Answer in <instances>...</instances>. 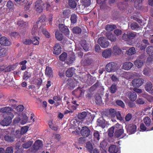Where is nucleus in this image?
Wrapping results in <instances>:
<instances>
[{
  "label": "nucleus",
  "instance_id": "nucleus-18",
  "mask_svg": "<svg viewBox=\"0 0 153 153\" xmlns=\"http://www.w3.org/2000/svg\"><path fill=\"white\" fill-rule=\"evenodd\" d=\"M75 69L73 67H71L68 69L65 73L66 76L68 77H72L75 73Z\"/></svg>",
  "mask_w": 153,
  "mask_h": 153
},
{
  "label": "nucleus",
  "instance_id": "nucleus-54",
  "mask_svg": "<svg viewBox=\"0 0 153 153\" xmlns=\"http://www.w3.org/2000/svg\"><path fill=\"white\" fill-rule=\"evenodd\" d=\"M77 16L75 14H72L71 17V23L72 24L75 23L77 21Z\"/></svg>",
  "mask_w": 153,
  "mask_h": 153
},
{
  "label": "nucleus",
  "instance_id": "nucleus-44",
  "mask_svg": "<svg viewBox=\"0 0 153 153\" xmlns=\"http://www.w3.org/2000/svg\"><path fill=\"white\" fill-rule=\"evenodd\" d=\"M143 121L147 127H149L150 126L151 120L149 117H145L143 120Z\"/></svg>",
  "mask_w": 153,
  "mask_h": 153
},
{
  "label": "nucleus",
  "instance_id": "nucleus-14",
  "mask_svg": "<svg viewBox=\"0 0 153 153\" xmlns=\"http://www.w3.org/2000/svg\"><path fill=\"white\" fill-rule=\"evenodd\" d=\"M61 47L60 44L59 43H57L55 44L53 47V53L54 54L58 55L61 53Z\"/></svg>",
  "mask_w": 153,
  "mask_h": 153
},
{
  "label": "nucleus",
  "instance_id": "nucleus-3",
  "mask_svg": "<svg viewBox=\"0 0 153 153\" xmlns=\"http://www.w3.org/2000/svg\"><path fill=\"white\" fill-rule=\"evenodd\" d=\"M13 110L12 108L9 107H3L1 109V112L4 114V115L5 116H11V115L14 116V115L12 113V111Z\"/></svg>",
  "mask_w": 153,
  "mask_h": 153
},
{
  "label": "nucleus",
  "instance_id": "nucleus-1",
  "mask_svg": "<svg viewBox=\"0 0 153 153\" xmlns=\"http://www.w3.org/2000/svg\"><path fill=\"white\" fill-rule=\"evenodd\" d=\"M136 36L135 32H127L124 33L123 35L122 39L125 41H129L134 39Z\"/></svg>",
  "mask_w": 153,
  "mask_h": 153
},
{
  "label": "nucleus",
  "instance_id": "nucleus-62",
  "mask_svg": "<svg viewBox=\"0 0 153 153\" xmlns=\"http://www.w3.org/2000/svg\"><path fill=\"white\" fill-rule=\"evenodd\" d=\"M84 43L81 44V46L83 48V49L86 51H88L89 50V48L88 46L86 44V41H83Z\"/></svg>",
  "mask_w": 153,
  "mask_h": 153
},
{
  "label": "nucleus",
  "instance_id": "nucleus-34",
  "mask_svg": "<svg viewBox=\"0 0 153 153\" xmlns=\"http://www.w3.org/2000/svg\"><path fill=\"white\" fill-rule=\"evenodd\" d=\"M117 90V86L115 83L112 84L110 88V91L111 93H115Z\"/></svg>",
  "mask_w": 153,
  "mask_h": 153
},
{
  "label": "nucleus",
  "instance_id": "nucleus-5",
  "mask_svg": "<svg viewBox=\"0 0 153 153\" xmlns=\"http://www.w3.org/2000/svg\"><path fill=\"white\" fill-rule=\"evenodd\" d=\"M117 64L114 62H110L108 63L105 66V69L108 72L114 71L116 69Z\"/></svg>",
  "mask_w": 153,
  "mask_h": 153
},
{
  "label": "nucleus",
  "instance_id": "nucleus-35",
  "mask_svg": "<svg viewBox=\"0 0 153 153\" xmlns=\"http://www.w3.org/2000/svg\"><path fill=\"white\" fill-rule=\"evenodd\" d=\"M7 7L9 9L10 11H13L14 10V4L11 1H8L6 4Z\"/></svg>",
  "mask_w": 153,
  "mask_h": 153
},
{
  "label": "nucleus",
  "instance_id": "nucleus-24",
  "mask_svg": "<svg viewBox=\"0 0 153 153\" xmlns=\"http://www.w3.org/2000/svg\"><path fill=\"white\" fill-rule=\"evenodd\" d=\"M122 51L117 46H114L113 48L112 52L115 55L121 54Z\"/></svg>",
  "mask_w": 153,
  "mask_h": 153
},
{
  "label": "nucleus",
  "instance_id": "nucleus-16",
  "mask_svg": "<svg viewBox=\"0 0 153 153\" xmlns=\"http://www.w3.org/2000/svg\"><path fill=\"white\" fill-rule=\"evenodd\" d=\"M42 146V142L40 140H38L35 142L33 145V148L34 150L37 151L41 148Z\"/></svg>",
  "mask_w": 153,
  "mask_h": 153
},
{
  "label": "nucleus",
  "instance_id": "nucleus-59",
  "mask_svg": "<svg viewBox=\"0 0 153 153\" xmlns=\"http://www.w3.org/2000/svg\"><path fill=\"white\" fill-rule=\"evenodd\" d=\"M75 60V56L74 53L70 55L69 56V61L70 63H72Z\"/></svg>",
  "mask_w": 153,
  "mask_h": 153
},
{
  "label": "nucleus",
  "instance_id": "nucleus-42",
  "mask_svg": "<svg viewBox=\"0 0 153 153\" xmlns=\"http://www.w3.org/2000/svg\"><path fill=\"white\" fill-rule=\"evenodd\" d=\"M73 33L74 34H78L81 32L82 30L81 28L78 27H74L72 30Z\"/></svg>",
  "mask_w": 153,
  "mask_h": 153
},
{
  "label": "nucleus",
  "instance_id": "nucleus-48",
  "mask_svg": "<svg viewBox=\"0 0 153 153\" xmlns=\"http://www.w3.org/2000/svg\"><path fill=\"white\" fill-rule=\"evenodd\" d=\"M33 144V142L31 141H28L27 142L25 143L22 145V147L25 149H27L30 147Z\"/></svg>",
  "mask_w": 153,
  "mask_h": 153
},
{
  "label": "nucleus",
  "instance_id": "nucleus-33",
  "mask_svg": "<svg viewBox=\"0 0 153 153\" xmlns=\"http://www.w3.org/2000/svg\"><path fill=\"white\" fill-rule=\"evenodd\" d=\"M100 133L97 131H94L93 134L94 140L96 141H98L100 139Z\"/></svg>",
  "mask_w": 153,
  "mask_h": 153
},
{
  "label": "nucleus",
  "instance_id": "nucleus-32",
  "mask_svg": "<svg viewBox=\"0 0 153 153\" xmlns=\"http://www.w3.org/2000/svg\"><path fill=\"white\" fill-rule=\"evenodd\" d=\"M142 97L146 99L148 101L152 102H153V97L146 93H143Z\"/></svg>",
  "mask_w": 153,
  "mask_h": 153
},
{
  "label": "nucleus",
  "instance_id": "nucleus-8",
  "mask_svg": "<svg viewBox=\"0 0 153 153\" xmlns=\"http://www.w3.org/2000/svg\"><path fill=\"white\" fill-rule=\"evenodd\" d=\"M6 117L1 122V124L4 126H7L11 123L12 120L14 116L11 115V116H5Z\"/></svg>",
  "mask_w": 153,
  "mask_h": 153
},
{
  "label": "nucleus",
  "instance_id": "nucleus-27",
  "mask_svg": "<svg viewBox=\"0 0 153 153\" xmlns=\"http://www.w3.org/2000/svg\"><path fill=\"white\" fill-rule=\"evenodd\" d=\"M4 138L6 141L10 142H13L15 139L13 136H11L10 135L8 134H6L5 135Z\"/></svg>",
  "mask_w": 153,
  "mask_h": 153
},
{
  "label": "nucleus",
  "instance_id": "nucleus-20",
  "mask_svg": "<svg viewBox=\"0 0 153 153\" xmlns=\"http://www.w3.org/2000/svg\"><path fill=\"white\" fill-rule=\"evenodd\" d=\"M119 150L118 146L115 145H111L108 148V151L111 153H117Z\"/></svg>",
  "mask_w": 153,
  "mask_h": 153
},
{
  "label": "nucleus",
  "instance_id": "nucleus-58",
  "mask_svg": "<svg viewBox=\"0 0 153 153\" xmlns=\"http://www.w3.org/2000/svg\"><path fill=\"white\" fill-rule=\"evenodd\" d=\"M134 7L137 9H140L142 6V3H140L139 2L137 1H135L134 2Z\"/></svg>",
  "mask_w": 153,
  "mask_h": 153
},
{
  "label": "nucleus",
  "instance_id": "nucleus-29",
  "mask_svg": "<svg viewBox=\"0 0 153 153\" xmlns=\"http://www.w3.org/2000/svg\"><path fill=\"white\" fill-rule=\"evenodd\" d=\"M124 130L123 128H120L116 130L115 132L114 135L116 137H120L124 132Z\"/></svg>",
  "mask_w": 153,
  "mask_h": 153
},
{
  "label": "nucleus",
  "instance_id": "nucleus-36",
  "mask_svg": "<svg viewBox=\"0 0 153 153\" xmlns=\"http://www.w3.org/2000/svg\"><path fill=\"white\" fill-rule=\"evenodd\" d=\"M97 125L102 127H104L105 126V123L102 117H100L97 120Z\"/></svg>",
  "mask_w": 153,
  "mask_h": 153
},
{
  "label": "nucleus",
  "instance_id": "nucleus-41",
  "mask_svg": "<svg viewBox=\"0 0 153 153\" xmlns=\"http://www.w3.org/2000/svg\"><path fill=\"white\" fill-rule=\"evenodd\" d=\"M86 148L88 151L91 153H92L93 151V147L91 143L88 142L86 144Z\"/></svg>",
  "mask_w": 153,
  "mask_h": 153
},
{
  "label": "nucleus",
  "instance_id": "nucleus-13",
  "mask_svg": "<svg viewBox=\"0 0 153 153\" xmlns=\"http://www.w3.org/2000/svg\"><path fill=\"white\" fill-rule=\"evenodd\" d=\"M72 94H74L79 97L82 96L84 94V90L82 88L78 87L76 89L73 91L72 92Z\"/></svg>",
  "mask_w": 153,
  "mask_h": 153
},
{
  "label": "nucleus",
  "instance_id": "nucleus-15",
  "mask_svg": "<svg viewBox=\"0 0 153 153\" xmlns=\"http://www.w3.org/2000/svg\"><path fill=\"white\" fill-rule=\"evenodd\" d=\"M106 36L108 39H109L111 42H115L116 41L117 39L114 35L112 33L107 32L105 34Z\"/></svg>",
  "mask_w": 153,
  "mask_h": 153
},
{
  "label": "nucleus",
  "instance_id": "nucleus-19",
  "mask_svg": "<svg viewBox=\"0 0 153 153\" xmlns=\"http://www.w3.org/2000/svg\"><path fill=\"white\" fill-rule=\"evenodd\" d=\"M45 74V75L49 78H52L53 77V71L51 68L49 66L46 67Z\"/></svg>",
  "mask_w": 153,
  "mask_h": 153
},
{
  "label": "nucleus",
  "instance_id": "nucleus-26",
  "mask_svg": "<svg viewBox=\"0 0 153 153\" xmlns=\"http://www.w3.org/2000/svg\"><path fill=\"white\" fill-rule=\"evenodd\" d=\"M137 96L136 93L134 92H131L128 94V98L132 101H134L136 100Z\"/></svg>",
  "mask_w": 153,
  "mask_h": 153
},
{
  "label": "nucleus",
  "instance_id": "nucleus-46",
  "mask_svg": "<svg viewBox=\"0 0 153 153\" xmlns=\"http://www.w3.org/2000/svg\"><path fill=\"white\" fill-rule=\"evenodd\" d=\"M140 129L142 131H149L153 130V126L149 129V128H147L143 123H141L140 124Z\"/></svg>",
  "mask_w": 153,
  "mask_h": 153
},
{
  "label": "nucleus",
  "instance_id": "nucleus-9",
  "mask_svg": "<svg viewBox=\"0 0 153 153\" xmlns=\"http://www.w3.org/2000/svg\"><path fill=\"white\" fill-rule=\"evenodd\" d=\"M43 4L41 1H37L35 3V9L38 12L41 13L43 10Z\"/></svg>",
  "mask_w": 153,
  "mask_h": 153
},
{
  "label": "nucleus",
  "instance_id": "nucleus-39",
  "mask_svg": "<svg viewBox=\"0 0 153 153\" xmlns=\"http://www.w3.org/2000/svg\"><path fill=\"white\" fill-rule=\"evenodd\" d=\"M152 87V83L149 81L147 82L146 84L145 89L146 91L147 92L150 91Z\"/></svg>",
  "mask_w": 153,
  "mask_h": 153
},
{
  "label": "nucleus",
  "instance_id": "nucleus-17",
  "mask_svg": "<svg viewBox=\"0 0 153 153\" xmlns=\"http://www.w3.org/2000/svg\"><path fill=\"white\" fill-rule=\"evenodd\" d=\"M0 43L2 45H10V42L7 38L4 36L0 38Z\"/></svg>",
  "mask_w": 153,
  "mask_h": 153
},
{
  "label": "nucleus",
  "instance_id": "nucleus-63",
  "mask_svg": "<svg viewBox=\"0 0 153 153\" xmlns=\"http://www.w3.org/2000/svg\"><path fill=\"white\" fill-rule=\"evenodd\" d=\"M131 28L133 30H134L138 29L139 26L136 23H133L131 24Z\"/></svg>",
  "mask_w": 153,
  "mask_h": 153
},
{
  "label": "nucleus",
  "instance_id": "nucleus-30",
  "mask_svg": "<svg viewBox=\"0 0 153 153\" xmlns=\"http://www.w3.org/2000/svg\"><path fill=\"white\" fill-rule=\"evenodd\" d=\"M117 26L114 25H107L105 27V30L108 31H111L116 29Z\"/></svg>",
  "mask_w": 153,
  "mask_h": 153
},
{
  "label": "nucleus",
  "instance_id": "nucleus-64",
  "mask_svg": "<svg viewBox=\"0 0 153 153\" xmlns=\"http://www.w3.org/2000/svg\"><path fill=\"white\" fill-rule=\"evenodd\" d=\"M95 102L97 104H100L102 102V98L100 96H96L95 98Z\"/></svg>",
  "mask_w": 153,
  "mask_h": 153
},
{
  "label": "nucleus",
  "instance_id": "nucleus-43",
  "mask_svg": "<svg viewBox=\"0 0 153 153\" xmlns=\"http://www.w3.org/2000/svg\"><path fill=\"white\" fill-rule=\"evenodd\" d=\"M108 145V143L107 141L103 140L102 141L100 144V147L102 149L106 148Z\"/></svg>",
  "mask_w": 153,
  "mask_h": 153
},
{
  "label": "nucleus",
  "instance_id": "nucleus-52",
  "mask_svg": "<svg viewBox=\"0 0 153 153\" xmlns=\"http://www.w3.org/2000/svg\"><path fill=\"white\" fill-rule=\"evenodd\" d=\"M31 76V74L27 71L24 72L23 79L26 80H27Z\"/></svg>",
  "mask_w": 153,
  "mask_h": 153
},
{
  "label": "nucleus",
  "instance_id": "nucleus-53",
  "mask_svg": "<svg viewBox=\"0 0 153 153\" xmlns=\"http://www.w3.org/2000/svg\"><path fill=\"white\" fill-rule=\"evenodd\" d=\"M87 113L86 112L83 111L81 113H79L78 115V118L80 120L84 119L87 116Z\"/></svg>",
  "mask_w": 153,
  "mask_h": 153
},
{
  "label": "nucleus",
  "instance_id": "nucleus-12",
  "mask_svg": "<svg viewBox=\"0 0 153 153\" xmlns=\"http://www.w3.org/2000/svg\"><path fill=\"white\" fill-rule=\"evenodd\" d=\"M66 86L68 89L71 90L75 87V83L72 79H68L67 81Z\"/></svg>",
  "mask_w": 153,
  "mask_h": 153
},
{
  "label": "nucleus",
  "instance_id": "nucleus-47",
  "mask_svg": "<svg viewBox=\"0 0 153 153\" xmlns=\"http://www.w3.org/2000/svg\"><path fill=\"white\" fill-rule=\"evenodd\" d=\"M80 80L82 82H85L88 79V76L85 73H83L79 77Z\"/></svg>",
  "mask_w": 153,
  "mask_h": 153
},
{
  "label": "nucleus",
  "instance_id": "nucleus-10",
  "mask_svg": "<svg viewBox=\"0 0 153 153\" xmlns=\"http://www.w3.org/2000/svg\"><path fill=\"white\" fill-rule=\"evenodd\" d=\"M143 83V80L140 78L135 79L132 81V85L135 87L138 88L141 86Z\"/></svg>",
  "mask_w": 153,
  "mask_h": 153
},
{
  "label": "nucleus",
  "instance_id": "nucleus-40",
  "mask_svg": "<svg viewBox=\"0 0 153 153\" xmlns=\"http://www.w3.org/2000/svg\"><path fill=\"white\" fill-rule=\"evenodd\" d=\"M135 53L136 51L135 48L133 47L130 48L126 52V54L129 56L132 55Z\"/></svg>",
  "mask_w": 153,
  "mask_h": 153
},
{
  "label": "nucleus",
  "instance_id": "nucleus-28",
  "mask_svg": "<svg viewBox=\"0 0 153 153\" xmlns=\"http://www.w3.org/2000/svg\"><path fill=\"white\" fill-rule=\"evenodd\" d=\"M71 13V11L69 9H66L63 10L62 12L63 17L66 18H68Z\"/></svg>",
  "mask_w": 153,
  "mask_h": 153
},
{
  "label": "nucleus",
  "instance_id": "nucleus-31",
  "mask_svg": "<svg viewBox=\"0 0 153 153\" xmlns=\"http://www.w3.org/2000/svg\"><path fill=\"white\" fill-rule=\"evenodd\" d=\"M146 52L149 56L153 57V46H149L146 49Z\"/></svg>",
  "mask_w": 153,
  "mask_h": 153
},
{
  "label": "nucleus",
  "instance_id": "nucleus-2",
  "mask_svg": "<svg viewBox=\"0 0 153 153\" xmlns=\"http://www.w3.org/2000/svg\"><path fill=\"white\" fill-rule=\"evenodd\" d=\"M98 43L103 48L108 47L109 45V42L108 39L104 36L100 37L98 39Z\"/></svg>",
  "mask_w": 153,
  "mask_h": 153
},
{
  "label": "nucleus",
  "instance_id": "nucleus-7",
  "mask_svg": "<svg viewBox=\"0 0 153 153\" xmlns=\"http://www.w3.org/2000/svg\"><path fill=\"white\" fill-rule=\"evenodd\" d=\"M32 43L35 45H38L39 44V42L36 37L33 36L32 38V40L26 39L23 42L24 44L28 45H30Z\"/></svg>",
  "mask_w": 153,
  "mask_h": 153
},
{
  "label": "nucleus",
  "instance_id": "nucleus-61",
  "mask_svg": "<svg viewBox=\"0 0 153 153\" xmlns=\"http://www.w3.org/2000/svg\"><path fill=\"white\" fill-rule=\"evenodd\" d=\"M116 104L121 106L122 108H124L125 106V105L124 103L121 100H117L116 102Z\"/></svg>",
  "mask_w": 153,
  "mask_h": 153
},
{
  "label": "nucleus",
  "instance_id": "nucleus-45",
  "mask_svg": "<svg viewBox=\"0 0 153 153\" xmlns=\"http://www.w3.org/2000/svg\"><path fill=\"white\" fill-rule=\"evenodd\" d=\"M55 36L56 39L58 41H61L63 39L62 34L59 33V32L56 31V32Z\"/></svg>",
  "mask_w": 153,
  "mask_h": 153
},
{
  "label": "nucleus",
  "instance_id": "nucleus-49",
  "mask_svg": "<svg viewBox=\"0 0 153 153\" xmlns=\"http://www.w3.org/2000/svg\"><path fill=\"white\" fill-rule=\"evenodd\" d=\"M108 112L109 115L111 117H115L117 113V112L116 111V110L112 108L109 109Z\"/></svg>",
  "mask_w": 153,
  "mask_h": 153
},
{
  "label": "nucleus",
  "instance_id": "nucleus-60",
  "mask_svg": "<svg viewBox=\"0 0 153 153\" xmlns=\"http://www.w3.org/2000/svg\"><path fill=\"white\" fill-rule=\"evenodd\" d=\"M28 127L27 126L22 127L20 131L21 134H23L25 133L28 130Z\"/></svg>",
  "mask_w": 153,
  "mask_h": 153
},
{
  "label": "nucleus",
  "instance_id": "nucleus-37",
  "mask_svg": "<svg viewBox=\"0 0 153 153\" xmlns=\"http://www.w3.org/2000/svg\"><path fill=\"white\" fill-rule=\"evenodd\" d=\"M134 64L138 68H140L143 65V62L141 60L137 59L134 62Z\"/></svg>",
  "mask_w": 153,
  "mask_h": 153
},
{
  "label": "nucleus",
  "instance_id": "nucleus-25",
  "mask_svg": "<svg viewBox=\"0 0 153 153\" xmlns=\"http://www.w3.org/2000/svg\"><path fill=\"white\" fill-rule=\"evenodd\" d=\"M92 61L91 59L87 58L84 60H82L81 61V64L83 66H88L91 64Z\"/></svg>",
  "mask_w": 153,
  "mask_h": 153
},
{
  "label": "nucleus",
  "instance_id": "nucleus-55",
  "mask_svg": "<svg viewBox=\"0 0 153 153\" xmlns=\"http://www.w3.org/2000/svg\"><path fill=\"white\" fill-rule=\"evenodd\" d=\"M46 19V17L45 15H42L39 18L38 20L37 21L36 23L37 24H39V22H43L45 21Z\"/></svg>",
  "mask_w": 153,
  "mask_h": 153
},
{
  "label": "nucleus",
  "instance_id": "nucleus-21",
  "mask_svg": "<svg viewBox=\"0 0 153 153\" xmlns=\"http://www.w3.org/2000/svg\"><path fill=\"white\" fill-rule=\"evenodd\" d=\"M112 53L111 49L109 48L105 50L102 53V56L105 58H108L110 57Z\"/></svg>",
  "mask_w": 153,
  "mask_h": 153
},
{
  "label": "nucleus",
  "instance_id": "nucleus-38",
  "mask_svg": "<svg viewBox=\"0 0 153 153\" xmlns=\"http://www.w3.org/2000/svg\"><path fill=\"white\" fill-rule=\"evenodd\" d=\"M21 120L20 123L22 124H24L26 123L28 120V117L25 114H22L21 116Z\"/></svg>",
  "mask_w": 153,
  "mask_h": 153
},
{
  "label": "nucleus",
  "instance_id": "nucleus-22",
  "mask_svg": "<svg viewBox=\"0 0 153 153\" xmlns=\"http://www.w3.org/2000/svg\"><path fill=\"white\" fill-rule=\"evenodd\" d=\"M132 63L130 62H124L123 65V68L125 70H128L130 69L133 66Z\"/></svg>",
  "mask_w": 153,
  "mask_h": 153
},
{
  "label": "nucleus",
  "instance_id": "nucleus-23",
  "mask_svg": "<svg viewBox=\"0 0 153 153\" xmlns=\"http://www.w3.org/2000/svg\"><path fill=\"white\" fill-rule=\"evenodd\" d=\"M18 65V63H16L12 65L9 66L5 69V71L6 72H9L14 70Z\"/></svg>",
  "mask_w": 153,
  "mask_h": 153
},
{
  "label": "nucleus",
  "instance_id": "nucleus-4",
  "mask_svg": "<svg viewBox=\"0 0 153 153\" xmlns=\"http://www.w3.org/2000/svg\"><path fill=\"white\" fill-rule=\"evenodd\" d=\"M59 30L67 37L69 36V30L68 27L62 24H60L59 25Z\"/></svg>",
  "mask_w": 153,
  "mask_h": 153
},
{
  "label": "nucleus",
  "instance_id": "nucleus-6",
  "mask_svg": "<svg viewBox=\"0 0 153 153\" xmlns=\"http://www.w3.org/2000/svg\"><path fill=\"white\" fill-rule=\"evenodd\" d=\"M80 133L82 136L87 137L90 135V130L88 127L84 126L82 127Z\"/></svg>",
  "mask_w": 153,
  "mask_h": 153
},
{
  "label": "nucleus",
  "instance_id": "nucleus-56",
  "mask_svg": "<svg viewBox=\"0 0 153 153\" xmlns=\"http://www.w3.org/2000/svg\"><path fill=\"white\" fill-rule=\"evenodd\" d=\"M7 51L6 49L4 48L0 50V57H3L7 54Z\"/></svg>",
  "mask_w": 153,
  "mask_h": 153
},
{
  "label": "nucleus",
  "instance_id": "nucleus-51",
  "mask_svg": "<svg viewBox=\"0 0 153 153\" xmlns=\"http://www.w3.org/2000/svg\"><path fill=\"white\" fill-rule=\"evenodd\" d=\"M69 6L73 8H75L76 7V3L74 0H69Z\"/></svg>",
  "mask_w": 153,
  "mask_h": 153
},
{
  "label": "nucleus",
  "instance_id": "nucleus-50",
  "mask_svg": "<svg viewBox=\"0 0 153 153\" xmlns=\"http://www.w3.org/2000/svg\"><path fill=\"white\" fill-rule=\"evenodd\" d=\"M114 129V128L113 126L111 127L108 129V136L110 137H112L113 136Z\"/></svg>",
  "mask_w": 153,
  "mask_h": 153
},
{
  "label": "nucleus",
  "instance_id": "nucleus-57",
  "mask_svg": "<svg viewBox=\"0 0 153 153\" xmlns=\"http://www.w3.org/2000/svg\"><path fill=\"white\" fill-rule=\"evenodd\" d=\"M67 56V53L65 52H63L59 56V59L62 61H64L66 58Z\"/></svg>",
  "mask_w": 153,
  "mask_h": 153
},
{
  "label": "nucleus",
  "instance_id": "nucleus-11",
  "mask_svg": "<svg viewBox=\"0 0 153 153\" xmlns=\"http://www.w3.org/2000/svg\"><path fill=\"white\" fill-rule=\"evenodd\" d=\"M127 131L129 133V134L134 133L137 129V126L134 124H130L128 126H126Z\"/></svg>",
  "mask_w": 153,
  "mask_h": 153
}]
</instances>
